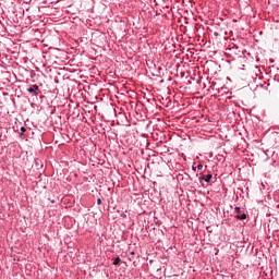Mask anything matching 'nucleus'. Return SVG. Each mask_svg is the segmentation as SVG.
<instances>
[{
  "instance_id": "1",
  "label": "nucleus",
  "mask_w": 279,
  "mask_h": 279,
  "mask_svg": "<svg viewBox=\"0 0 279 279\" xmlns=\"http://www.w3.org/2000/svg\"><path fill=\"white\" fill-rule=\"evenodd\" d=\"M234 213H236L235 219H238V221H244V219H247V214H245V210L241 209V207H235Z\"/></svg>"
},
{
  "instance_id": "2",
  "label": "nucleus",
  "mask_w": 279,
  "mask_h": 279,
  "mask_svg": "<svg viewBox=\"0 0 279 279\" xmlns=\"http://www.w3.org/2000/svg\"><path fill=\"white\" fill-rule=\"evenodd\" d=\"M27 93H29V95L33 97H38L40 95V87L37 84H34L27 88Z\"/></svg>"
},
{
  "instance_id": "3",
  "label": "nucleus",
  "mask_w": 279,
  "mask_h": 279,
  "mask_svg": "<svg viewBox=\"0 0 279 279\" xmlns=\"http://www.w3.org/2000/svg\"><path fill=\"white\" fill-rule=\"evenodd\" d=\"M199 180H205V182H210V180H213V174H207L205 175H201Z\"/></svg>"
},
{
  "instance_id": "4",
  "label": "nucleus",
  "mask_w": 279,
  "mask_h": 279,
  "mask_svg": "<svg viewBox=\"0 0 279 279\" xmlns=\"http://www.w3.org/2000/svg\"><path fill=\"white\" fill-rule=\"evenodd\" d=\"M120 263H121V257H116L113 259V265H120Z\"/></svg>"
},
{
  "instance_id": "5",
  "label": "nucleus",
  "mask_w": 279,
  "mask_h": 279,
  "mask_svg": "<svg viewBox=\"0 0 279 279\" xmlns=\"http://www.w3.org/2000/svg\"><path fill=\"white\" fill-rule=\"evenodd\" d=\"M196 169H198L199 171H202V170L204 169V165L198 163V165L196 166Z\"/></svg>"
},
{
  "instance_id": "6",
  "label": "nucleus",
  "mask_w": 279,
  "mask_h": 279,
  "mask_svg": "<svg viewBox=\"0 0 279 279\" xmlns=\"http://www.w3.org/2000/svg\"><path fill=\"white\" fill-rule=\"evenodd\" d=\"M21 134L23 135V134H25V132H27V129L25 128V126H21Z\"/></svg>"
},
{
  "instance_id": "7",
  "label": "nucleus",
  "mask_w": 279,
  "mask_h": 279,
  "mask_svg": "<svg viewBox=\"0 0 279 279\" xmlns=\"http://www.w3.org/2000/svg\"><path fill=\"white\" fill-rule=\"evenodd\" d=\"M97 205H98V206L101 205V198H98V199H97Z\"/></svg>"
},
{
  "instance_id": "8",
  "label": "nucleus",
  "mask_w": 279,
  "mask_h": 279,
  "mask_svg": "<svg viewBox=\"0 0 279 279\" xmlns=\"http://www.w3.org/2000/svg\"><path fill=\"white\" fill-rule=\"evenodd\" d=\"M230 51H234V48H230Z\"/></svg>"
},
{
  "instance_id": "9",
  "label": "nucleus",
  "mask_w": 279,
  "mask_h": 279,
  "mask_svg": "<svg viewBox=\"0 0 279 279\" xmlns=\"http://www.w3.org/2000/svg\"><path fill=\"white\" fill-rule=\"evenodd\" d=\"M193 171H195V167H193Z\"/></svg>"
},
{
  "instance_id": "10",
  "label": "nucleus",
  "mask_w": 279,
  "mask_h": 279,
  "mask_svg": "<svg viewBox=\"0 0 279 279\" xmlns=\"http://www.w3.org/2000/svg\"><path fill=\"white\" fill-rule=\"evenodd\" d=\"M131 254H134V252H131Z\"/></svg>"
}]
</instances>
